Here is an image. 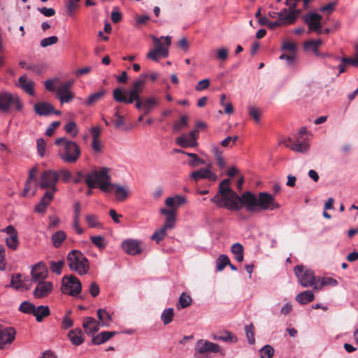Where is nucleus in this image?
<instances>
[{
	"mask_svg": "<svg viewBox=\"0 0 358 358\" xmlns=\"http://www.w3.org/2000/svg\"><path fill=\"white\" fill-rule=\"evenodd\" d=\"M230 179L223 180L220 185L217 193L210 199L220 207L230 210H240L243 206L248 211H253L257 206V197L250 192H246L238 196L229 186Z\"/></svg>",
	"mask_w": 358,
	"mask_h": 358,
	"instance_id": "1",
	"label": "nucleus"
},
{
	"mask_svg": "<svg viewBox=\"0 0 358 358\" xmlns=\"http://www.w3.org/2000/svg\"><path fill=\"white\" fill-rule=\"evenodd\" d=\"M86 185L90 188L99 187L105 193H110L115 189V197L118 201H123L128 197V191L126 188L110 182L108 169L105 167L90 172L86 176Z\"/></svg>",
	"mask_w": 358,
	"mask_h": 358,
	"instance_id": "2",
	"label": "nucleus"
},
{
	"mask_svg": "<svg viewBox=\"0 0 358 358\" xmlns=\"http://www.w3.org/2000/svg\"><path fill=\"white\" fill-rule=\"evenodd\" d=\"M57 147V156L64 163L74 164L80 157L81 150L79 145L70 139L62 137L55 142Z\"/></svg>",
	"mask_w": 358,
	"mask_h": 358,
	"instance_id": "3",
	"label": "nucleus"
},
{
	"mask_svg": "<svg viewBox=\"0 0 358 358\" xmlns=\"http://www.w3.org/2000/svg\"><path fill=\"white\" fill-rule=\"evenodd\" d=\"M147 74H141L139 78L133 82L131 88L127 92L129 97L124 94V90L121 88H116L113 91V99L120 103L131 104L140 98L141 93L143 92L145 84Z\"/></svg>",
	"mask_w": 358,
	"mask_h": 358,
	"instance_id": "4",
	"label": "nucleus"
},
{
	"mask_svg": "<svg viewBox=\"0 0 358 358\" xmlns=\"http://www.w3.org/2000/svg\"><path fill=\"white\" fill-rule=\"evenodd\" d=\"M66 260L71 271H76L81 275L88 272L90 268L88 260L79 250H71L68 254Z\"/></svg>",
	"mask_w": 358,
	"mask_h": 358,
	"instance_id": "5",
	"label": "nucleus"
},
{
	"mask_svg": "<svg viewBox=\"0 0 358 358\" xmlns=\"http://www.w3.org/2000/svg\"><path fill=\"white\" fill-rule=\"evenodd\" d=\"M23 108L20 97L8 92H0V111L10 113L13 110L21 111Z\"/></svg>",
	"mask_w": 358,
	"mask_h": 358,
	"instance_id": "6",
	"label": "nucleus"
},
{
	"mask_svg": "<svg viewBox=\"0 0 358 358\" xmlns=\"http://www.w3.org/2000/svg\"><path fill=\"white\" fill-rule=\"evenodd\" d=\"M294 271L302 287H313L315 289L317 280L313 271L308 269L302 265H297L294 267Z\"/></svg>",
	"mask_w": 358,
	"mask_h": 358,
	"instance_id": "7",
	"label": "nucleus"
},
{
	"mask_svg": "<svg viewBox=\"0 0 358 358\" xmlns=\"http://www.w3.org/2000/svg\"><path fill=\"white\" fill-rule=\"evenodd\" d=\"M61 289L64 294L76 296L81 292V282L74 275L64 276L62 280Z\"/></svg>",
	"mask_w": 358,
	"mask_h": 358,
	"instance_id": "8",
	"label": "nucleus"
},
{
	"mask_svg": "<svg viewBox=\"0 0 358 358\" xmlns=\"http://www.w3.org/2000/svg\"><path fill=\"white\" fill-rule=\"evenodd\" d=\"M322 15L314 12H309L303 16V22L308 27V32H315L317 34L322 33Z\"/></svg>",
	"mask_w": 358,
	"mask_h": 358,
	"instance_id": "9",
	"label": "nucleus"
},
{
	"mask_svg": "<svg viewBox=\"0 0 358 358\" xmlns=\"http://www.w3.org/2000/svg\"><path fill=\"white\" fill-rule=\"evenodd\" d=\"M59 180V173L52 170H46L41 176L40 187L42 189L50 188L51 192L57 191L56 184Z\"/></svg>",
	"mask_w": 358,
	"mask_h": 358,
	"instance_id": "10",
	"label": "nucleus"
},
{
	"mask_svg": "<svg viewBox=\"0 0 358 358\" xmlns=\"http://www.w3.org/2000/svg\"><path fill=\"white\" fill-rule=\"evenodd\" d=\"M153 43L155 44V48L150 50L147 53V58L152 59L155 62H159V57H167L169 55V50L168 48L164 47L162 43L160 42V39L152 36Z\"/></svg>",
	"mask_w": 358,
	"mask_h": 358,
	"instance_id": "11",
	"label": "nucleus"
},
{
	"mask_svg": "<svg viewBox=\"0 0 358 358\" xmlns=\"http://www.w3.org/2000/svg\"><path fill=\"white\" fill-rule=\"evenodd\" d=\"M257 206L262 210H274L279 208L273 195L267 192H259L257 197Z\"/></svg>",
	"mask_w": 358,
	"mask_h": 358,
	"instance_id": "12",
	"label": "nucleus"
},
{
	"mask_svg": "<svg viewBox=\"0 0 358 358\" xmlns=\"http://www.w3.org/2000/svg\"><path fill=\"white\" fill-rule=\"evenodd\" d=\"M220 350V347L218 344L204 339L199 340L195 345V351L199 354L217 353Z\"/></svg>",
	"mask_w": 358,
	"mask_h": 358,
	"instance_id": "13",
	"label": "nucleus"
},
{
	"mask_svg": "<svg viewBox=\"0 0 358 358\" xmlns=\"http://www.w3.org/2000/svg\"><path fill=\"white\" fill-rule=\"evenodd\" d=\"M53 290V284L50 281L37 282L33 295L36 299H43L50 295Z\"/></svg>",
	"mask_w": 358,
	"mask_h": 358,
	"instance_id": "14",
	"label": "nucleus"
},
{
	"mask_svg": "<svg viewBox=\"0 0 358 358\" xmlns=\"http://www.w3.org/2000/svg\"><path fill=\"white\" fill-rule=\"evenodd\" d=\"M31 274L33 282H39L45 281L48 274V267L43 262H41L33 266Z\"/></svg>",
	"mask_w": 358,
	"mask_h": 358,
	"instance_id": "15",
	"label": "nucleus"
},
{
	"mask_svg": "<svg viewBox=\"0 0 358 358\" xmlns=\"http://www.w3.org/2000/svg\"><path fill=\"white\" fill-rule=\"evenodd\" d=\"M141 242L135 239H127L122 243L124 251L130 255H136L141 253Z\"/></svg>",
	"mask_w": 358,
	"mask_h": 358,
	"instance_id": "16",
	"label": "nucleus"
},
{
	"mask_svg": "<svg viewBox=\"0 0 358 358\" xmlns=\"http://www.w3.org/2000/svg\"><path fill=\"white\" fill-rule=\"evenodd\" d=\"M15 331L12 327H3L0 333V349L3 350L6 345L10 344L15 339Z\"/></svg>",
	"mask_w": 358,
	"mask_h": 358,
	"instance_id": "17",
	"label": "nucleus"
},
{
	"mask_svg": "<svg viewBox=\"0 0 358 358\" xmlns=\"http://www.w3.org/2000/svg\"><path fill=\"white\" fill-rule=\"evenodd\" d=\"M190 178L196 181L205 178L215 181L217 179V176L210 171V166L208 165L206 169H200L192 172Z\"/></svg>",
	"mask_w": 358,
	"mask_h": 358,
	"instance_id": "18",
	"label": "nucleus"
},
{
	"mask_svg": "<svg viewBox=\"0 0 358 358\" xmlns=\"http://www.w3.org/2000/svg\"><path fill=\"white\" fill-rule=\"evenodd\" d=\"M83 327L87 334L94 335L99 331L100 324L94 318L87 317L84 319Z\"/></svg>",
	"mask_w": 358,
	"mask_h": 358,
	"instance_id": "19",
	"label": "nucleus"
},
{
	"mask_svg": "<svg viewBox=\"0 0 358 358\" xmlns=\"http://www.w3.org/2000/svg\"><path fill=\"white\" fill-rule=\"evenodd\" d=\"M54 192L46 191L41 199V201L35 206V211L37 213H44L47 206L54 198Z\"/></svg>",
	"mask_w": 358,
	"mask_h": 358,
	"instance_id": "20",
	"label": "nucleus"
},
{
	"mask_svg": "<svg viewBox=\"0 0 358 358\" xmlns=\"http://www.w3.org/2000/svg\"><path fill=\"white\" fill-rule=\"evenodd\" d=\"M36 113L41 116H48L53 111V106L48 102H38L34 105Z\"/></svg>",
	"mask_w": 358,
	"mask_h": 358,
	"instance_id": "21",
	"label": "nucleus"
},
{
	"mask_svg": "<svg viewBox=\"0 0 358 358\" xmlns=\"http://www.w3.org/2000/svg\"><path fill=\"white\" fill-rule=\"evenodd\" d=\"M18 86L31 96L34 95V82L27 80L26 76H22L18 79Z\"/></svg>",
	"mask_w": 358,
	"mask_h": 358,
	"instance_id": "22",
	"label": "nucleus"
},
{
	"mask_svg": "<svg viewBox=\"0 0 358 358\" xmlns=\"http://www.w3.org/2000/svg\"><path fill=\"white\" fill-rule=\"evenodd\" d=\"M287 7V11L286 12L285 19L287 21L289 24H292L296 21L299 15L301 13L302 10L297 9V6L296 5L294 8H292V6Z\"/></svg>",
	"mask_w": 358,
	"mask_h": 358,
	"instance_id": "23",
	"label": "nucleus"
},
{
	"mask_svg": "<svg viewBox=\"0 0 358 358\" xmlns=\"http://www.w3.org/2000/svg\"><path fill=\"white\" fill-rule=\"evenodd\" d=\"M117 334V331H102L96 336H94L92 342L94 345H100L106 342Z\"/></svg>",
	"mask_w": 358,
	"mask_h": 358,
	"instance_id": "24",
	"label": "nucleus"
},
{
	"mask_svg": "<svg viewBox=\"0 0 358 358\" xmlns=\"http://www.w3.org/2000/svg\"><path fill=\"white\" fill-rule=\"evenodd\" d=\"M68 337L71 341V343L75 345H80L84 341L82 330L80 329H76L71 330L68 334Z\"/></svg>",
	"mask_w": 358,
	"mask_h": 358,
	"instance_id": "25",
	"label": "nucleus"
},
{
	"mask_svg": "<svg viewBox=\"0 0 358 358\" xmlns=\"http://www.w3.org/2000/svg\"><path fill=\"white\" fill-rule=\"evenodd\" d=\"M338 285V281L331 277H322L317 279V285H315V289L320 290L325 286L335 287Z\"/></svg>",
	"mask_w": 358,
	"mask_h": 358,
	"instance_id": "26",
	"label": "nucleus"
},
{
	"mask_svg": "<svg viewBox=\"0 0 358 358\" xmlns=\"http://www.w3.org/2000/svg\"><path fill=\"white\" fill-rule=\"evenodd\" d=\"M97 317L99 319V323L101 327H109L112 321L110 315L105 310L99 308L97 310Z\"/></svg>",
	"mask_w": 358,
	"mask_h": 358,
	"instance_id": "27",
	"label": "nucleus"
},
{
	"mask_svg": "<svg viewBox=\"0 0 358 358\" xmlns=\"http://www.w3.org/2000/svg\"><path fill=\"white\" fill-rule=\"evenodd\" d=\"M186 202V199L183 196L176 195L175 196L168 197L165 203L167 206L172 208L174 210L182 204Z\"/></svg>",
	"mask_w": 358,
	"mask_h": 358,
	"instance_id": "28",
	"label": "nucleus"
},
{
	"mask_svg": "<svg viewBox=\"0 0 358 358\" xmlns=\"http://www.w3.org/2000/svg\"><path fill=\"white\" fill-rule=\"evenodd\" d=\"M106 94V90L102 88L99 91L90 94L85 101V104L87 106H92L94 103L101 101Z\"/></svg>",
	"mask_w": 358,
	"mask_h": 358,
	"instance_id": "29",
	"label": "nucleus"
},
{
	"mask_svg": "<svg viewBox=\"0 0 358 358\" xmlns=\"http://www.w3.org/2000/svg\"><path fill=\"white\" fill-rule=\"evenodd\" d=\"M315 296L312 291H303L296 296V301L301 305L307 304L314 300Z\"/></svg>",
	"mask_w": 358,
	"mask_h": 358,
	"instance_id": "30",
	"label": "nucleus"
},
{
	"mask_svg": "<svg viewBox=\"0 0 358 358\" xmlns=\"http://www.w3.org/2000/svg\"><path fill=\"white\" fill-rule=\"evenodd\" d=\"M50 314L49 307L47 306H35L33 315L36 317L37 322H41L44 317H48Z\"/></svg>",
	"mask_w": 358,
	"mask_h": 358,
	"instance_id": "31",
	"label": "nucleus"
},
{
	"mask_svg": "<svg viewBox=\"0 0 358 358\" xmlns=\"http://www.w3.org/2000/svg\"><path fill=\"white\" fill-rule=\"evenodd\" d=\"M322 41L321 39L317 40H310L307 41L304 43L303 47L304 50L306 51L311 50L314 52L316 55H319L318 48L320 45L322 44Z\"/></svg>",
	"mask_w": 358,
	"mask_h": 358,
	"instance_id": "32",
	"label": "nucleus"
},
{
	"mask_svg": "<svg viewBox=\"0 0 358 358\" xmlns=\"http://www.w3.org/2000/svg\"><path fill=\"white\" fill-rule=\"evenodd\" d=\"M176 143L182 148L194 147L197 145V142L191 140L187 135H182L176 139Z\"/></svg>",
	"mask_w": 358,
	"mask_h": 358,
	"instance_id": "33",
	"label": "nucleus"
},
{
	"mask_svg": "<svg viewBox=\"0 0 358 358\" xmlns=\"http://www.w3.org/2000/svg\"><path fill=\"white\" fill-rule=\"evenodd\" d=\"M231 251L234 255V258L237 262H241L243 260V247L241 243H234L231 245Z\"/></svg>",
	"mask_w": 358,
	"mask_h": 358,
	"instance_id": "34",
	"label": "nucleus"
},
{
	"mask_svg": "<svg viewBox=\"0 0 358 358\" xmlns=\"http://www.w3.org/2000/svg\"><path fill=\"white\" fill-rule=\"evenodd\" d=\"M290 149L297 152L305 153L308 150L309 145L306 142H300L299 139H296L292 143Z\"/></svg>",
	"mask_w": 358,
	"mask_h": 358,
	"instance_id": "35",
	"label": "nucleus"
},
{
	"mask_svg": "<svg viewBox=\"0 0 358 358\" xmlns=\"http://www.w3.org/2000/svg\"><path fill=\"white\" fill-rule=\"evenodd\" d=\"M157 104L158 101L154 97L148 98L143 100L144 114H148Z\"/></svg>",
	"mask_w": 358,
	"mask_h": 358,
	"instance_id": "36",
	"label": "nucleus"
},
{
	"mask_svg": "<svg viewBox=\"0 0 358 358\" xmlns=\"http://www.w3.org/2000/svg\"><path fill=\"white\" fill-rule=\"evenodd\" d=\"M66 234L63 231H59L52 234V241L55 248H59L62 242L66 239Z\"/></svg>",
	"mask_w": 358,
	"mask_h": 358,
	"instance_id": "37",
	"label": "nucleus"
},
{
	"mask_svg": "<svg viewBox=\"0 0 358 358\" xmlns=\"http://www.w3.org/2000/svg\"><path fill=\"white\" fill-rule=\"evenodd\" d=\"M86 222L90 228H103L102 224L99 221V219L95 215H86Z\"/></svg>",
	"mask_w": 358,
	"mask_h": 358,
	"instance_id": "38",
	"label": "nucleus"
},
{
	"mask_svg": "<svg viewBox=\"0 0 358 358\" xmlns=\"http://www.w3.org/2000/svg\"><path fill=\"white\" fill-rule=\"evenodd\" d=\"M192 303V298L190 296L185 292H182L179 297L177 306L178 308H185L189 306Z\"/></svg>",
	"mask_w": 358,
	"mask_h": 358,
	"instance_id": "39",
	"label": "nucleus"
},
{
	"mask_svg": "<svg viewBox=\"0 0 358 358\" xmlns=\"http://www.w3.org/2000/svg\"><path fill=\"white\" fill-rule=\"evenodd\" d=\"M187 155L191 158L188 162V164L192 167H196L206 163V162L203 159L199 157L196 154L188 152L187 153Z\"/></svg>",
	"mask_w": 358,
	"mask_h": 358,
	"instance_id": "40",
	"label": "nucleus"
},
{
	"mask_svg": "<svg viewBox=\"0 0 358 358\" xmlns=\"http://www.w3.org/2000/svg\"><path fill=\"white\" fill-rule=\"evenodd\" d=\"M173 315V309L172 308H166L161 315V320L164 324H168L172 322Z\"/></svg>",
	"mask_w": 358,
	"mask_h": 358,
	"instance_id": "41",
	"label": "nucleus"
},
{
	"mask_svg": "<svg viewBox=\"0 0 358 358\" xmlns=\"http://www.w3.org/2000/svg\"><path fill=\"white\" fill-rule=\"evenodd\" d=\"M227 264H230V260L225 255H220L216 260V266L218 271H222Z\"/></svg>",
	"mask_w": 358,
	"mask_h": 358,
	"instance_id": "42",
	"label": "nucleus"
},
{
	"mask_svg": "<svg viewBox=\"0 0 358 358\" xmlns=\"http://www.w3.org/2000/svg\"><path fill=\"white\" fill-rule=\"evenodd\" d=\"M35 306L27 301H23L19 307V310L26 314H33Z\"/></svg>",
	"mask_w": 358,
	"mask_h": 358,
	"instance_id": "43",
	"label": "nucleus"
},
{
	"mask_svg": "<svg viewBox=\"0 0 358 358\" xmlns=\"http://www.w3.org/2000/svg\"><path fill=\"white\" fill-rule=\"evenodd\" d=\"M64 130L71 136L76 137L78 134V129L75 122H69L64 126Z\"/></svg>",
	"mask_w": 358,
	"mask_h": 358,
	"instance_id": "44",
	"label": "nucleus"
},
{
	"mask_svg": "<svg viewBox=\"0 0 358 358\" xmlns=\"http://www.w3.org/2000/svg\"><path fill=\"white\" fill-rule=\"evenodd\" d=\"M261 358H271L274 353L272 346L266 345L259 351Z\"/></svg>",
	"mask_w": 358,
	"mask_h": 358,
	"instance_id": "45",
	"label": "nucleus"
},
{
	"mask_svg": "<svg viewBox=\"0 0 358 358\" xmlns=\"http://www.w3.org/2000/svg\"><path fill=\"white\" fill-rule=\"evenodd\" d=\"M280 19H278V20L275 21V22H272V21H269L267 27L271 29H275V27H281V26H284V25H288L289 23L287 22V21L285 19V17H282V14L280 15Z\"/></svg>",
	"mask_w": 358,
	"mask_h": 358,
	"instance_id": "46",
	"label": "nucleus"
},
{
	"mask_svg": "<svg viewBox=\"0 0 358 358\" xmlns=\"http://www.w3.org/2000/svg\"><path fill=\"white\" fill-rule=\"evenodd\" d=\"M64 265V260H59L58 262H50V268L52 273L60 274L62 272V268Z\"/></svg>",
	"mask_w": 358,
	"mask_h": 358,
	"instance_id": "47",
	"label": "nucleus"
},
{
	"mask_svg": "<svg viewBox=\"0 0 358 358\" xmlns=\"http://www.w3.org/2000/svg\"><path fill=\"white\" fill-rule=\"evenodd\" d=\"M80 0H68L66 7L69 15H73L75 10L79 7Z\"/></svg>",
	"mask_w": 358,
	"mask_h": 358,
	"instance_id": "48",
	"label": "nucleus"
},
{
	"mask_svg": "<svg viewBox=\"0 0 358 358\" xmlns=\"http://www.w3.org/2000/svg\"><path fill=\"white\" fill-rule=\"evenodd\" d=\"M215 340H218V341H226V342H230V343H233V342H236L237 341L236 337L234 335H233L231 333L229 332V331L224 332V334L222 335V336H215Z\"/></svg>",
	"mask_w": 358,
	"mask_h": 358,
	"instance_id": "49",
	"label": "nucleus"
},
{
	"mask_svg": "<svg viewBox=\"0 0 358 358\" xmlns=\"http://www.w3.org/2000/svg\"><path fill=\"white\" fill-rule=\"evenodd\" d=\"M166 236V230L162 227L161 229L155 231V232L151 236V239L152 241H156L157 243L163 240L164 237Z\"/></svg>",
	"mask_w": 358,
	"mask_h": 358,
	"instance_id": "50",
	"label": "nucleus"
},
{
	"mask_svg": "<svg viewBox=\"0 0 358 358\" xmlns=\"http://www.w3.org/2000/svg\"><path fill=\"white\" fill-rule=\"evenodd\" d=\"M6 242L9 248L15 250L17 248L19 244L17 235L6 237Z\"/></svg>",
	"mask_w": 358,
	"mask_h": 358,
	"instance_id": "51",
	"label": "nucleus"
},
{
	"mask_svg": "<svg viewBox=\"0 0 358 358\" xmlns=\"http://www.w3.org/2000/svg\"><path fill=\"white\" fill-rule=\"evenodd\" d=\"M245 331L246 334V337L248 338V343L251 345L254 344L255 342V336H254V327L251 324L250 325H246L245 327Z\"/></svg>",
	"mask_w": 358,
	"mask_h": 358,
	"instance_id": "52",
	"label": "nucleus"
},
{
	"mask_svg": "<svg viewBox=\"0 0 358 358\" xmlns=\"http://www.w3.org/2000/svg\"><path fill=\"white\" fill-rule=\"evenodd\" d=\"M187 117L186 115H182L180 120L176 122L173 124V130L176 131H179L182 128L187 126Z\"/></svg>",
	"mask_w": 358,
	"mask_h": 358,
	"instance_id": "53",
	"label": "nucleus"
},
{
	"mask_svg": "<svg viewBox=\"0 0 358 358\" xmlns=\"http://www.w3.org/2000/svg\"><path fill=\"white\" fill-rule=\"evenodd\" d=\"M90 240L92 243L99 249H102L106 247V243L102 236H90Z\"/></svg>",
	"mask_w": 358,
	"mask_h": 358,
	"instance_id": "54",
	"label": "nucleus"
},
{
	"mask_svg": "<svg viewBox=\"0 0 358 358\" xmlns=\"http://www.w3.org/2000/svg\"><path fill=\"white\" fill-rule=\"evenodd\" d=\"M57 41L58 37L56 36H52L42 39L40 42V45L43 48H46L48 46L57 43Z\"/></svg>",
	"mask_w": 358,
	"mask_h": 358,
	"instance_id": "55",
	"label": "nucleus"
},
{
	"mask_svg": "<svg viewBox=\"0 0 358 358\" xmlns=\"http://www.w3.org/2000/svg\"><path fill=\"white\" fill-rule=\"evenodd\" d=\"M281 49L282 50L288 51L290 53L295 54L296 50V45L294 42H291L289 41H285L282 43Z\"/></svg>",
	"mask_w": 358,
	"mask_h": 358,
	"instance_id": "56",
	"label": "nucleus"
},
{
	"mask_svg": "<svg viewBox=\"0 0 358 358\" xmlns=\"http://www.w3.org/2000/svg\"><path fill=\"white\" fill-rule=\"evenodd\" d=\"M37 151L40 157H43L45 155L46 149V143L44 139L38 138L36 141Z\"/></svg>",
	"mask_w": 358,
	"mask_h": 358,
	"instance_id": "57",
	"label": "nucleus"
},
{
	"mask_svg": "<svg viewBox=\"0 0 358 358\" xmlns=\"http://www.w3.org/2000/svg\"><path fill=\"white\" fill-rule=\"evenodd\" d=\"M21 277H22L21 275L19 273H17L12 277L10 285L13 287H14L17 289L22 287L23 284L21 281Z\"/></svg>",
	"mask_w": 358,
	"mask_h": 358,
	"instance_id": "58",
	"label": "nucleus"
},
{
	"mask_svg": "<svg viewBox=\"0 0 358 358\" xmlns=\"http://www.w3.org/2000/svg\"><path fill=\"white\" fill-rule=\"evenodd\" d=\"M175 222L176 215L173 214L171 216L166 217L165 223L162 227L164 228L166 230L173 229L175 227Z\"/></svg>",
	"mask_w": 358,
	"mask_h": 358,
	"instance_id": "59",
	"label": "nucleus"
},
{
	"mask_svg": "<svg viewBox=\"0 0 358 358\" xmlns=\"http://www.w3.org/2000/svg\"><path fill=\"white\" fill-rule=\"evenodd\" d=\"M71 313V311L69 310L63 317L62 327L65 329H67L71 327L73 324V320L69 317V315Z\"/></svg>",
	"mask_w": 358,
	"mask_h": 358,
	"instance_id": "60",
	"label": "nucleus"
},
{
	"mask_svg": "<svg viewBox=\"0 0 358 358\" xmlns=\"http://www.w3.org/2000/svg\"><path fill=\"white\" fill-rule=\"evenodd\" d=\"M249 115L253 117L256 123H259L260 120V115L257 108L252 106H248Z\"/></svg>",
	"mask_w": 358,
	"mask_h": 358,
	"instance_id": "61",
	"label": "nucleus"
},
{
	"mask_svg": "<svg viewBox=\"0 0 358 358\" xmlns=\"http://www.w3.org/2000/svg\"><path fill=\"white\" fill-rule=\"evenodd\" d=\"M229 55L228 49L225 48H220L217 50L216 58L224 61L227 59Z\"/></svg>",
	"mask_w": 358,
	"mask_h": 358,
	"instance_id": "62",
	"label": "nucleus"
},
{
	"mask_svg": "<svg viewBox=\"0 0 358 358\" xmlns=\"http://www.w3.org/2000/svg\"><path fill=\"white\" fill-rule=\"evenodd\" d=\"M89 292L92 297H96L100 292V289L98 284L95 282L90 285Z\"/></svg>",
	"mask_w": 358,
	"mask_h": 358,
	"instance_id": "63",
	"label": "nucleus"
},
{
	"mask_svg": "<svg viewBox=\"0 0 358 358\" xmlns=\"http://www.w3.org/2000/svg\"><path fill=\"white\" fill-rule=\"evenodd\" d=\"M210 85V80L208 79H203L200 80L195 87L196 91H202L207 89Z\"/></svg>",
	"mask_w": 358,
	"mask_h": 358,
	"instance_id": "64",
	"label": "nucleus"
}]
</instances>
